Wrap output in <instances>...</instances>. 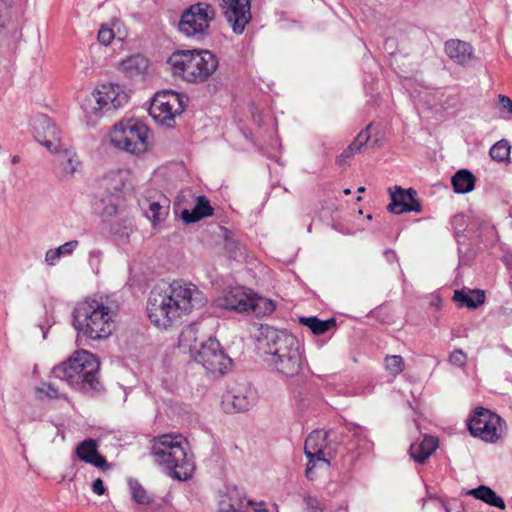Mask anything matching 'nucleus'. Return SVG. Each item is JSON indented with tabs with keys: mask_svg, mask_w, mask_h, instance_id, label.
Returning a JSON list of instances; mask_svg holds the SVG:
<instances>
[{
	"mask_svg": "<svg viewBox=\"0 0 512 512\" xmlns=\"http://www.w3.org/2000/svg\"><path fill=\"white\" fill-rule=\"evenodd\" d=\"M498 104L499 110L502 113H506L509 116H512V100L505 95L498 96Z\"/></svg>",
	"mask_w": 512,
	"mask_h": 512,
	"instance_id": "43",
	"label": "nucleus"
},
{
	"mask_svg": "<svg viewBox=\"0 0 512 512\" xmlns=\"http://www.w3.org/2000/svg\"><path fill=\"white\" fill-rule=\"evenodd\" d=\"M260 349L266 364L281 377L294 378L305 365L299 341L287 331L267 328Z\"/></svg>",
	"mask_w": 512,
	"mask_h": 512,
	"instance_id": "2",
	"label": "nucleus"
},
{
	"mask_svg": "<svg viewBox=\"0 0 512 512\" xmlns=\"http://www.w3.org/2000/svg\"><path fill=\"white\" fill-rule=\"evenodd\" d=\"M438 439L432 436H425L420 442L410 446V455L418 463H423L437 449Z\"/></svg>",
	"mask_w": 512,
	"mask_h": 512,
	"instance_id": "25",
	"label": "nucleus"
},
{
	"mask_svg": "<svg viewBox=\"0 0 512 512\" xmlns=\"http://www.w3.org/2000/svg\"><path fill=\"white\" fill-rule=\"evenodd\" d=\"M303 501L305 504V512H324L320 501L316 497L306 494L303 497Z\"/></svg>",
	"mask_w": 512,
	"mask_h": 512,
	"instance_id": "41",
	"label": "nucleus"
},
{
	"mask_svg": "<svg viewBox=\"0 0 512 512\" xmlns=\"http://www.w3.org/2000/svg\"><path fill=\"white\" fill-rule=\"evenodd\" d=\"M248 505H253V502L252 501H248Z\"/></svg>",
	"mask_w": 512,
	"mask_h": 512,
	"instance_id": "54",
	"label": "nucleus"
},
{
	"mask_svg": "<svg viewBox=\"0 0 512 512\" xmlns=\"http://www.w3.org/2000/svg\"><path fill=\"white\" fill-rule=\"evenodd\" d=\"M344 194L349 195L351 193V190L349 188L344 189Z\"/></svg>",
	"mask_w": 512,
	"mask_h": 512,
	"instance_id": "52",
	"label": "nucleus"
},
{
	"mask_svg": "<svg viewBox=\"0 0 512 512\" xmlns=\"http://www.w3.org/2000/svg\"><path fill=\"white\" fill-rule=\"evenodd\" d=\"M453 299L461 307L475 309L485 301V293L481 290H457Z\"/></svg>",
	"mask_w": 512,
	"mask_h": 512,
	"instance_id": "27",
	"label": "nucleus"
},
{
	"mask_svg": "<svg viewBox=\"0 0 512 512\" xmlns=\"http://www.w3.org/2000/svg\"><path fill=\"white\" fill-rule=\"evenodd\" d=\"M331 454L314 455L307 457L306 477L309 480H315L321 473L328 472L330 469Z\"/></svg>",
	"mask_w": 512,
	"mask_h": 512,
	"instance_id": "28",
	"label": "nucleus"
},
{
	"mask_svg": "<svg viewBox=\"0 0 512 512\" xmlns=\"http://www.w3.org/2000/svg\"><path fill=\"white\" fill-rule=\"evenodd\" d=\"M118 71L126 78L145 80L153 74V65L142 54H133L123 58L117 65Z\"/></svg>",
	"mask_w": 512,
	"mask_h": 512,
	"instance_id": "17",
	"label": "nucleus"
},
{
	"mask_svg": "<svg viewBox=\"0 0 512 512\" xmlns=\"http://www.w3.org/2000/svg\"><path fill=\"white\" fill-rule=\"evenodd\" d=\"M212 214L213 208L209 200L205 196H198L195 206L191 210H183L181 217L185 223H194Z\"/></svg>",
	"mask_w": 512,
	"mask_h": 512,
	"instance_id": "24",
	"label": "nucleus"
},
{
	"mask_svg": "<svg viewBox=\"0 0 512 512\" xmlns=\"http://www.w3.org/2000/svg\"><path fill=\"white\" fill-rule=\"evenodd\" d=\"M109 227L110 231L120 237L128 238L132 232V217L126 207L122 204L117 205V210L111 215L104 214L103 211H96Z\"/></svg>",
	"mask_w": 512,
	"mask_h": 512,
	"instance_id": "19",
	"label": "nucleus"
},
{
	"mask_svg": "<svg viewBox=\"0 0 512 512\" xmlns=\"http://www.w3.org/2000/svg\"><path fill=\"white\" fill-rule=\"evenodd\" d=\"M11 161H12L13 164L19 163L20 157L18 155H15V156L12 157Z\"/></svg>",
	"mask_w": 512,
	"mask_h": 512,
	"instance_id": "50",
	"label": "nucleus"
},
{
	"mask_svg": "<svg viewBox=\"0 0 512 512\" xmlns=\"http://www.w3.org/2000/svg\"><path fill=\"white\" fill-rule=\"evenodd\" d=\"M148 138V127L136 119L117 122L109 133V141L113 147L135 155L150 149Z\"/></svg>",
	"mask_w": 512,
	"mask_h": 512,
	"instance_id": "8",
	"label": "nucleus"
},
{
	"mask_svg": "<svg viewBox=\"0 0 512 512\" xmlns=\"http://www.w3.org/2000/svg\"><path fill=\"white\" fill-rule=\"evenodd\" d=\"M129 99L127 91L118 83L108 82L93 89L81 106L89 119L97 120L113 114L124 106Z\"/></svg>",
	"mask_w": 512,
	"mask_h": 512,
	"instance_id": "6",
	"label": "nucleus"
},
{
	"mask_svg": "<svg viewBox=\"0 0 512 512\" xmlns=\"http://www.w3.org/2000/svg\"><path fill=\"white\" fill-rule=\"evenodd\" d=\"M77 456L80 460L89 463L103 471L110 469L106 459L98 453L97 442L93 439L84 440L77 446Z\"/></svg>",
	"mask_w": 512,
	"mask_h": 512,
	"instance_id": "21",
	"label": "nucleus"
},
{
	"mask_svg": "<svg viewBox=\"0 0 512 512\" xmlns=\"http://www.w3.org/2000/svg\"><path fill=\"white\" fill-rule=\"evenodd\" d=\"M38 327L42 331L43 339H46L47 332H48L49 328L51 327V324H49L48 321H46V323H39Z\"/></svg>",
	"mask_w": 512,
	"mask_h": 512,
	"instance_id": "47",
	"label": "nucleus"
},
{
	"mask_svg": "<svg viewBox=\"0 0 512 512\" xmlns=\"http://www.w3.org/2000/svg\"><path fill=\"white\" fill-rule=\"evenodd\" d=\"M475 182V176L467 169L458 170L451 179L454 192L457 194H466L473 191Z\"/></svg>",
	"mask_w": 512,
	"mask_h": 512,
	"instance_id": "30",
	"label": "nucleus"
},
{
	"mask_svg": "<svg viewBox=\"0 0 512 512\" xmlns=\"http://www.w3.org/2000/svg\"><path fill=\"white\" fill-rule=\"evenodd\" d=\"M76 244V241L66 242V254L71 253L75 248Z\"/></svg>",
	"mask_w": 512,
	"mask_h": 512,
	"instance_id": "49",
	"label": "nucleus"
},
{
	"mask_svg": "<svg viewBox=\"0 0 512 512\" xmlns=\"http://www.w3.org/2000/svg\"><path fill=\"white\" fill-rule=\"evenodd\" d=\"M250 304L249 313H253L256 316L267 315L275 310V304L272 300L258 296L253 292L251 293Z\"/></svg>",
	"mask_w": 512,
	"mask_h": 512,
	"instance_id": "32",
	"label": "nucleus"
},
{
	"mask_svg": "<svg viewBox=\"0 0 512 512\" xmlns=\"http://www.w3.org/2000/svg\"><path fill=\"white\" fill-rule=\"evenodd\" d=\"M446 512H450V511L447 509Z\"/></svg>",
	"mask_w": 512,
	"mask_h": 512,
	"instance_id": "55",
	"label": "nucleus"
},
{
	"mask_svg": "<svg viewBox=\"0 0 512 512\" xmlns=\"http://www.w3.org/2000/svg\"><path fill=\"white\" fill-rule=\"evenodd\" d=\"M128 486L133 500L138 504H149L152 501L151 495L138 480L130 478L128 480Z\"/></svg>",
	"mask_w": 512,
	"mask_h": 512,
	"instance_id": "34",
	"label": "nucleus"
},
{
	"mask_svg": "<svg viewBox=\"0 0 512 512\" xmlns=\"http://www.w3.org/2000/svg\"><path fill=\"white\" fill-rule=\"evenodd\" d=\"M115 35L112 29L102 26L98 31V41L103 45H109L114 39Z\"/></svg>",
	"mask_w": 512,
	"mask_h": 512,
	"instance_id": "42",
	"label": "nucleus"
},
{
	"mask_svg": "<svg viewBox=\"0 0 512 512\" xmlns=\"http://www.w3.org/2000/svg\"><path fill=\"white\" fill-rule=\"evenodd\" d=\"M63 254H64V244L60 245L56 249L48 250L45 255L46 264L49 266H54L55 264H57L60 261L61 256Z\"/></svg>",
	"mask_w": 512,
	"mask_h": 512,
	"instance_id": "40",
	"label": "nucleus"
},
{
	"mask_svg": "<svg viewBox=\"0 0 512 512\" xmlns=\"http://www.w3.org/2000/svg\"><path fill=\"white\" fill-rule=\"evenodd\" d=\"M384 366L386 371L395 377L404 370L405 362L400 355H388L384 360Z\"/></svg>",
	"mask_w": 512,
	"mask_h": 512,
	"instance_id": "37",
	"label": "nucleus"
},
{
	"mask_svg": "<svg viewBox=\"0 0 512 512\" xmlns=\"http://www.w3.org/2000/svg\"><path fill=\"white\" fill-rule=\"evenodd\" d=\"M206 302L205 295L197 285L177 279L151 290L147 300V315L155 327L168 329L184 322Z\"/></svg>",
	"mask_w": 512,
	"mask_h": 512,
	"instance_id": "1",
	"label": "nucleus"
},
{
	"mask_svg": "<svg viewBox=\"0 0 512 512\" xmlns=\"http://www.w3.org/2000/svg\"><path fill=\"white\" fill-rule=\"evenodd\" d=\"M254 512H268L265 508L264 502H259L255 505Z\"/></svg>",
	"mask_w": 512,
	"mask_h": 512,
	"instance_id": "48",
	"label": "nucleus"
},
{
	"mask_svg": "<svg viewBox=\"0 0 512 512\" xmlns=\"http://www.w3.org/2000/svg\"><path fill=\"white\" fill-rule=\"evenodd\" d=\"M468 494L474 496L476 499L482 500L490 506L497 507L504 510L506 505L504 500L496 494L490 487L481 485L477 488L468 491Z\"/></svg>",
	"mask_w": 512,
	"mask_h": 512,
	"instance_id": "31",
	"label": "nucleus"
},
{
	"mask_svg": "<svg viewBox=\"0 0 512 512\" xmlns=\"http://www.w3.org/2000/svg\"><path fill=\"white\" fill-rule=\"evenodd\" d=\"M220 7L236 34H242L251 20L250 0H221Z\"/></svg>",
	"mask_w": 512,
	"mask_h": 512,
	"instance_id": "15",
	"label": "nucleus"
},
{
	"mask_svg": "<svg viewBox=\"0 0 512 512\" xmlns=\"http://www.w3.org/2000/svg\"><path fill=\"white\" fill-rule=\"evenodd\" d=\"M52 377L59 379L60 381L63 380L64 376V362H61L57 365H55L51 371Z\"/></svg>",
	"mask_w": 512,
	"mask_h": 512,
	"instance_id": "46",
	"label": "nucleus"
},
{
	"mask_svg": "<svg viewBox=\"0 0 512 512\" xmlns=\"http://www.w3.org/2000/svg\"><path fill=\"white\" fill-rule=\"evenodd\" d=\"M82 169L81 161L73 149H66V174H74Z\"/></svg>",
	"mask_w": 512,
	"mask_h": 512,
	"instance_id": "39",
	"label": "nucleus"
},
{
	"mask_svg": "<svg viewBox=\"0 0 512 512\" xmlns=\"http://www.w3.org/2000/svg\"><path fill=\"white\" fill-rule=\"evenodd\" d=\"M58 435H60L61 438L64 439V432H62L60 428H58Z\"/></svg>",
	"mask_w": 512,
	"mask_h": 512,
	"instance_id": "51",
	"label": "nucleus"
},
{
	"mask_svg": "<svg viewBox=\"0 0 512 512\" xmlns=\"http://www.w3.org/2000/svg\"><path fill=\"white\" fill-rule=\"evenodd\" d=\"M37 397L43 399L45 397L49 399H56L60 396V387L52 381L43 382L41 386L35 389Z\"/></svg>",
	"mask_w": 512,
	"mask_h": 512,
	"instance_id": "38",
	"label": "nucleus"
},
{
	"mask_svg": "<svg viewBox=\"0 0 512 512\" xmlns=\"http://www.w3.org/2000/svg\"><path fill=\"white\" fill-rule=\"evenodd\" d=\"M251 293L252 291L245 287H233L224 291L223 294L215 300V305L225 310L249 313Z\"/></svg>",
	"mask_w": 512,
	"mask_h": 512,
	"instance_id": "16",
	"label": "nucleus"
},
{
	"mask_svg": "<svg viewBox=\"0 0 512 512\" xmlns=\"http://www.w3.org/2000/svg\"><path fill=\"white\" fill-rule=\"evenodd\" d=\"M178 347L183 353H188L193 358L198 347V330L194 325H189L179 335Z\"/></svg>",
	"mask_w": 512,
	"mask_h": 512,
	"instance_id": "29",
	"label": "nucleus"
},
{
	"mask_svg": "<svg viewBox=\"0 0 512 512\" xmlns=\"http://www.w3.org/2000/svg\"><path fill=\"white\" fill-rule=\"evenodd\" d=\"M370 125L367 126L364 130H362L356 140L341 154V158H350L352 157L356 152L360 151L361 148L368 142L370 139V133H369Z\"/></svg>",
	"mask_w": 512,
	"mask_h": 512,
	"instance_id": "35",
	"label": "nucleus"
},
{
	"mask_svg": "<svg viewBox=\"0 0 512 512\" xmlns=\"http://www.w3.org/2000/svg\"><path fill=\"white\" fill-rule=\"evenodd\" d=\"M328 432L324 430H314L306 438L304 453L306 457L314 455L331 454L328 450Z\"/></svg>",
	"mask_w": 512,
	"mask_h": 512,
	"instance_id": "23",
	"label": "nucleus"
},
{
	"mask_svg": "<svg viewBox=\"0 0 512 512\" xmlns=\"http://www.w3.org/2000/svg\"><path fill=\"white\" fill-rule=\"evenodd\" d=\"M364 190H365V187H364V186H360V187H358V191H359V192H363Z\"/></svg>",
	"mask_w": 512,
	"mask_h": 512,
	"instance_id": "53",
	"label": "nucleus"
},
{
	"mask_svg": "<svg viewBox=\"0 0 512 512\" xmlns=\"http://www.w3.org/2000/svg\"><path fill=\"white\" fill-rule=\"evenodd\" d=\"M185 108L184 97L174 90H162L155 93L149 107V114L159 125L167 128L175 126V120Z\"/></svg>",
	"mask_w": 512,
	"mask_h": 512,
	"instance_id": "10",
	"label": "nucleus"
},
{
	"mask_svg": "<svg viewBox=\"0 0 512 512\" xmlns=\"http://www.w3.org/2000/svg\"><path fill=\"white\" fill-rule=\"evenodd\" d=\"M167 64L174 76L197 84L215 73L218 59L208 50H177L168 57Z\"/></svg>",
	"mask_w": 512,
	"mask_h": 512,
	"instance_id": "5",
	"label": "nucleus"
},
{
	"mask_svg": "<svg viewBox=\"0 0 512 512\" xmlns=\"http://www.w3.org/2000/svg\"><path fill=\"white\" fill-rule=\"evenodd\" d=\"M391 202L388 205V210L394 214H401L405 212L419 213L422 210V205L417 198V193L414 189L407 190L396 186L394 191L390 189Z\"/></svg>",
	"mask_w": 512,
	"mask_h": 512,
	"instance_id": "18",
	"label": "nucleus"
},
{
	"mask_svg": "<svg viewBox=\"0 0 512 512\" xmlns=\"http://www.w3.org/2000/svg\"><path fill=\"white\" fill-rule=\"evenodd\" d=\"M141 206L146 218L151 222L152 228L159 230L169 214L170 206L167 199L163 198L162 201L144 200Z\"/></svg>",
	"mask_w": 512,
	"mask_h": 512,
	"instance_id": "22",
	"label": "nucleus"
},
{
	"mask_svg": "<svg viewBox=\"0 0 512 512\" xmlns=\"http://www.w3.org/2000/svg\"><path fill=\"white\" fill-rule=\"evenodd\" d=\"M256 402V393L252 389L240 388L234 394L225 396L223 404L228 412H243L249 410Z\"/></svg>",
	"mask_w": 512,
	"mask_h": 512,
	"instance_id": "20",
	"label": "nucleus"
},
{
	"mask_svg": "<svg viewBox=\"0 0 512 512\" xmlns=\"http://www.w3.org/2000/svg\"><path fill=\"white\" fill-rule=\"evenodd\" d=\"M450 362L458 367H463L466 364V354L462 350H455L451 353Z\"/></svg>",
	"mask_w": 512,
	"mask_h": 512,
	"instance_id": "44",
	"label": "nucleus"
},
{
	"mask_svg": "<svg viewBox=\"0 0 512 512\" xmlns=\"http://www.w3.org/2000/svg\"><path fill=\"white\" fill-rule=\"evenodd\" d=\"M92 491H93V493H95L98 496H102V495L105 494L106 488L104 486V483H103L102 479L97 478V479H95L93 481V483H92Z\"/></svg>",
	"mask_w": 512,
	"mask_h": 512,
	"instance_id": "45",
	"label": "nucleus"
},
{
	"mask_svg": "<svg viewBox=\"0 0 512 512\" xmlns=\"http://www.w3.org/2000/svg\"><path fill=\"white\" fill-rule=\"evenodd\" d=\"M193 360L212 374H224L232 364L216 338L210 337L201 343L193 354Z\"/></svg>",
	"mask_w": 512,
	"mask_h": 512,
	"instance_id": "13",
	"label": "nucleus"
},
{
	"mask_svg": "<svg viewBox=\"0 0 512 512\" xmlns=\"http://www.w3.org/2000/svg\"><path fill=\"white\" fill-rule=\"evenodd\" d=\"M445 52L450 59L458 64H466L472 56L471 46L460 40H449L445 44Z\"/></svg>",
	"mask_w": 512,
	"mask_h": 512,
	"instance_id": "26",
	"label": "nucleus"
},
{
	"mask_svg": "<svg viewBox=\"0 0 512 512\" xmlns=\"http://www.w3.org/2000/svg\"><path fill=\"white\" fill-rule=\"evenodd\" d=\"M300 323L307 326L314 334L320 335L335 325V320L333 318L321 320L317 317H301Z\"/></svg>",
	"mask_w": 512,
	"mask_h": 512,
	"instance_id": "33",
	"label": "nucleus"
},
{
	"mask_svg": "<svg viewBox=\"0 0 512 512\" xmlns=\"http://www.w3.org/2000/svg\"><path fill=\"white\" fill-rule=\"evenodd\" d=\"M511 146L507 140H499L496 142L489 151V154L493 160L498 162H504L509 160Z\"/></svg>",
	"mask_w": 512,
	"mask_h": 512,
	"instance_id": "36",
	"label": "nucleus"
},
{
	"mask_svg": "<svg viewBox=\"0 0 512 512\" xmlns=\"http://www.w3.org/2000/svg\"><path fill=\"white\" fill-rule=\"evenodd\" d=\"M35 140L53 154L63 149L62 132L45 114H37L30 122Z\"/></svg>",
	"mask_w": 512,
	"mask_h": 512,
	"instance_id": "14",
	"label": "nucleus"
},
{
	"mask_svg": "<svg viewBox=\"0 0 512 512\" xmlns=\"http://www.w3.org/2000/svg\"><path fill=\"white\" fill-rule=\"evenodd\" d=\"M116 317L117 310L102 298L87 297L74 307L72 325L85 338L101 341L112 335Z\"/></svg>",
	"mask_w": 512,
	"mask_h": 512,
	"instance_id": "3",
	"label": "nucleus"
},
{
	"mask_svg": "<svg viewBox=\"0 0 512 512\" xmlns=\"http://www.w3.org/2000/svg\"><path fill=\"white\" fill-rule=\"evenodd\" d=\"M132 180L131 172L124 169L105 174L97 184L98 191L92 204L94 210L106 215L115 213L117 205L123 203L122 192L132 185Z\"/></svg>",
	"mask_w": 512,
	"mask_h": 512,
	"instance_id": "7",
	"label": "nucleus"
},
{
	"mask_svg": "<svg viewBox=\"0 0 512 512\" xmlns=\"http://www.w3.org/2000/svg\"><path fill=\"white\" fill-rule=\"evenodd\" d=\"M214 7L206 2L190 5L181 15L179 31L187 37L202 36L207 33L215 20Z\"/></svg>",
	"mask_w": 512,
	"mask_h": 512,
	"instance_id": "11",
	"label": "nucleus"
},
{
	"mask_svg": "<svg viewBox=\"0 0 512 512\" xmlns=\"http://www.w3.org/2000/svg\"><path fill=\"white\" fill-rule=\"evenodd\" d=\"M277 512H279V511L277 510Z\"/></svg>",
	"mask_w": 512,
	"mask_h": 512,
	"instance_id": "56",
	"label": "nucleus"
},
{
	"mask_svg": "<svg viewBox=\"0 0 512 512\" xmlns=\"http://www.w3.org/2000/svg\"><path fill=\"white\" fill-rule=\"evenodd\" d=\"M99 361L89 351L77 350L66 361V378L78 377L90 391L98 393L103 387L98 379Z\"/></svg>",
	"mask_w": 512,
	"mask_h": 512,
	"instance_id": "9",
	"label": "nucleus"
},
{
	"mask_svg": "<svg viewBox=\"0 0 512 512\" xmlns=\"http://www.w3.org/2000/svg\"><path fill=\"white\" fill-rule=\"evenodd\" d=\"M468 428L474 437L488 443H495L504 434L505 422L490 410L480 408L470 419Z\"/></svg>",
	"mask_w": 512,
	"mask_h": 512,
	"instance_id": "12",
	"label": "nucleus"
},
{
	"mask_svg": "<svg viewBox=\"0 0 512 512\" xmlns=\"http://www.w3.org/2000/svg\"><path fill=\"white\" fill-rule=\"evenodd\" d=\"M151 455L159 466L174 479L185 481L192 477L195 466L188 455V442L177 433L162 434L151 440Z\"/></svg>",
	"mask_w": 512,
	"mask_h": 512,
	"instance_id": "4",
	"label": "nucleus"
}]
</instances>
